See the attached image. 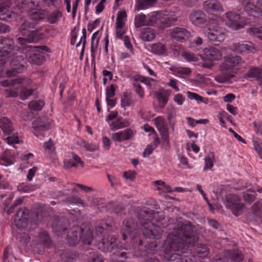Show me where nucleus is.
Wrapping results in <instances>:
<instances>
[{"label": "nucleus", "mask_w": 262, "mask_h": 262, "mask_svg": "<svg viewBox=\"0 0 262 262\" xmlns=\"http://www.w3.org/2000/svg\"><path fill=\"white\" fill-rule=\"evenodd\" d=\"M203 6L204 10L210 14L222 12L224 10L221 4L216 0H207L204 2Z\"/></svg>", "instance_id": "nucleus-14"}, {"label": "nucleus", "mask_w": 262, "mask_h": 262, "mask_svg": "<svg viewBox=\"0 0 262 262\" xmlns=\"http://www.w3.org/2000/svg\"><path fill=\"white\" fill-rule=\"evenodd\" d=\"M156 213L158 214L156 211L144 208L137 212V217L140 224L145 228L150 225V222L154 220V216H155Z\"/></svg>", "instance_id": "nucleus-8"}, {"label": "nucleus", "mask_w": 262, "mask_h": 262, "mask_svg": "<svg viewBox=\"0 0 262 262\" xmlns=\"http://www.w3.org/2000/svg\"><path fill=\"white\" fill-rule=\"evenodd\" d=\"M146 15L142 14L137 15L135 17V25L137 28H139L147 25Z\"/></svg>", "instance_id": "nucleus-47"}, {"label": "nucleus", "mask_w": 262, "mask_h": 262, "mask_svg": "<svg viewBox=\"0 0 262 262\" xmlns=\"http://www.w3.org/2000/svg\"><path fill=\"white\" fill-rule=\"evenodd\" d=\"M115 90L113 84L107 87L106 89V98L113 97L115 95Z\"/></svg>", "instance_id": "nucleus-61"}, {"label": "nucleus", "mask_w": 262, "mask_h": 262, "mask_svg": "<svg viewBox=\"0 0 262 262\" xmlns=\"http://www.w3.org/2000/svg\"><path fill=\"white\" fill-rule=\"evenodd\" d=\"M261 208L262 204L259 202H257L252 207V213L255 215H259L261 214Z\"/></svg>", "instance_id": "nucleus-56"}, {"label": "nucleus", "mask_w": 262, "mask_h": 262, "mask_svg": "<svg viewBox=\"0 0 262 262\" xmlns=\"http://www.w3.org/2000/svg\"><path fill=\"white\" fill-rule=\"evenodd\" d=\"M198 239V237L190 224L179 223L168 234L166 242L169 249L173 251L188 253L189 247L193 246L200 256H206L209 252L208 248L205 244H196Z\"/></svg>", "instance_id": "nucleus-1"}, {"label": "nucleus", "mask_w": 262, "mask_h": 262, "mask_svg": "<svg viewBox=\"0 0 262 262\" xmlns=\"http://www.w3.org/2000/svg\"><path fill=\"white\" fill-rule=\"evenodd\" d=\"M168 262H183L182 256L179 253L171 254L168 258Z\"/></svg>", "instance_id": "nucleus-57"}, {"label": "nucleus", "mask_w": 262, "mask_h": 262, "mask_svg": "<svg viewBox=\"0 0 262 262\" xmlns=\"http://www.w3.org/2000/svg\"><path fill=\"white\" fill-rule=\"evenodd\" d=\"M244 77L259 79L262 77V69L258 68H252L248 71Z\"/></svg>", "instance_id": "nucleus-34"}, {"label": "nucleus", "mask_w": 262, "mask_h": 262, "mask_svg": "<svg viewBox=\"0 0 262 262\" xmlns=\"http://www.w3.org/2000/svg\"><path fill=\"white\" fill-rule=\"evenodd\" d=\"M129 255L122 250H116L111 256V262H129Z\"/></svg>", "instance_id": "nucleus-22"}, {"label": "nucleus", "mask_w": 262, "mask_h": 262, "mask_svg": "<svg viewBox=\"0 0 262 262\" xmlns=\"http://www.w3.org/2000/svg\"><path fill=\"white\" fill-rule=\"evenodd\" d=\"M225 204L226 207L230 209L232 213L236 216L243 213L245 208L244 204L241 202L240 198L234 194L227 195Z\"/></svg>", "instance_id": "nucleus-4"}, {"label": "nucleus", "mask_w": 262, "mask_h": 262, "mask_svg": "<svg viewBox=\"0 0 262 262\" xmlns=\"http://www.w3.org/2000/svg\"><path fill=\"white\" fill-rule=\"evenodd\" d=\"M50 122L47 116L36 119L32 122L33 128L38 131H45L50 128Z\"/></svg>", "instance_id": "nucleus-19"}, {"label": "nucleus", "mask_w": 262, "mask_h": 262, "mask_svg": "<svg viewBox=\"0 0 262 262\" xmlns=\"http://www.w3.org/2000/svg\"><path fill=\"white\" fill-rule=\"evenodd\" d=\"M122 239L126 240L128 236H129L133 240V247L135 249L140 251L141 250V247L142 246L143 241L139 238H136V235L132 233H127L125 231L122 230Z\"/></svg>", "instance_id": "nucleus-24"}, {"label": "nucleus", "mask_w": 262, "mask_h": 262, "mask_svg": "<svg viewBox=\"0 0 262 262\" xmlns=\"http://www.w3.org/2000/svg\"><path fill=\"white\" fill-rule=\"evenodd\" d=\"M13 158L9 150H6L3 151L0 157V160L3 161V163L0 162V165H3L5 166H8L12 165L13 163Z\"/></svg>", "instance_id": "nucleus-29"}, {"label": "nucleus", "mask_w": 262, "mask_h": 262, "mask_svg": "<svg viewBox=\"0 0 262 262\" xmlns=\"http://www.w3.org/2000/svg\"><path fill=\"white\" fill-rule=\"evenodd\" d=\"M177 20V17L173 16H168L162 13L161 23L165 27H170Z\"/></svg>", "instance_id": "nucleus-39"}, {"label": "nucleus", "mask_w": 262, "mask_h": 262, "mask_svg": "<svg viewBox=\"0 0 262 262\" xmlns=\"http://www.w3.org/2000/svg\"><path fill=\"white\" fill-rule=\"evenodd\" d=\"M62 13L59 10H55L49 14L48 16V21L50 24H55L58 21L59 18L61 17Z\"/></svg>", "instance_id": "nucleus-43"}, {"label": "nucleus", "mask_w": 262, "mask_h": 262, "mask_svg": "<svg viewBox=\"0 0 262 262\" xmlns=\"http://www.w3.org/2000/svg\"><path fill=\"white\" fill-rule=\"evenodd\" d=\"M110 207L114 213L119 216H121L122 214H123L125 210L124 205L122 203L117 202L111 203Z\"/></svg>", "instance_id": "nucleus-38"}, {"label": "nucleus", "mask_w": 262, "mask_h": 262, "mask_svg": "<svg viewBox=\"0 0 262 262\" xmlns=\"http://www.w3.org/2000/svg\"><path fill=\"white\" fill-rule=\"evenodd\" d=\"M211 43L218 46L224 39L226 29L219 26L216 21L209 23L205 31Z\"/></svg>", "instance_id": "nucleus-3"}, {"label": "nucleus", "mask_w": 262, "mask_h": 262, "mask_svg": "<svg viewBox=\"0 0 262 262\" xmlns=\"http://www.w3.org/2000/svg\"><path fill=\"white\" fill-rule=\"evenodd\" d=\"M61 258L67 262H73L79 257L77 252L64 251L61 255Z\"/></svg>", "instance_id": "nucleus-35"}, {"label": "nucleus", "mask_w": 262, "mask_h": 262, "mask_svg": "<svg viewBox=\"0 0 262 262\" xmlns=\"http://www.w3.org/2000/svg\"><path fill=\"white\" fill-rule=\"evenodd\" d=\"M205 56L209 60H219L222 58V53L218 49L211 47L205 50Z\"/></svg>", "instance_id": "nucleus-21"}, {"label": "nucleus", "mask_w": 262, "mask_h": 262, "mask_svg": "<svg viewBox=\"0 0 262 262\" xmlns=\"http://www.w3.org/2000/svg\"><path fill=\"white\" fill-rule=\"evenodd\" d=\"M37 241L39 244L42 245L46 247H49L51 245V241L47 232H40L38 236Z\"/></svg>", "instance_id": "nucleus-33"}, {"label": "nucleus", "mask_w": 262, "mask_h": 262, "mask_svg": "<svg viewBox=\"0 0 262 262\" xmlns=\"http://www.w3.org/2000/svg\"><path fill=\"white\" fill-rule=\"evenodd\" d=\"M88 262H103V259L102 255L96 251H92L89 253L87 255Z\"/></svg>", "instance_id": "nucleus-42"}, {"label": "nucleus", "mask_w": 262, "mask_h": 262, "mask_svg": "<svg viewBox=\"0 0 262 262\" xmlns=\"http://www.w3.org/2000/svg\"><path fill=\"white\" fill-rule=\"evenodd\" d=\"M43 221V216L40 211H37L31 214L30 222L32 224L36 225Z\"/></svg>", "instance_id": "nucleus-45"}, {"label": "nucleus", "mask_w": 262, "mask_h": 262, "mask_svg": "<svg viewBox=\"0 0 262 262\" xmlns=\"http://www.w3.org/2000/svg\"><path fill=\"white\" fill-rule=\"evenodd\" d=\"M224 62L219 67L221 74L215 77V80L221 83L229 82L230 79L235 76L233 69L234 67L238 66L243 61L241 56L231 54L224 57Z\"/></svg>", "instance_id": "nucleus-2"}, {"label": "nucleus", "mask_w": 262, "mask_h": 262, "mask_svg": "<svg viewBox=\"0 0 262 262\" xmlns=\"http://www.w3.org/2000/svg\"><path fill=\"white\" fill-rule=\"evenodd\" d=\"M36 25V23L30 20H25L19 28V31L22 35L26 36L29 33V30L35 28Z\"/></svg>", "instance_id": "nucleus-27"}, {"label": "nucleus", "mask_w": 262, "mask_h": 262, "mask_svg": "<svg viewBox=\"0 0 262 262\" xmlns=\"http://www.w3.org/2000/svg\"><path fill=\"white\" fill-rule=\"evenodd\" d=\"M17 42L20 44L21 46L25 47V48H30L31 49H39L43 51H48L49 50V48L46 46H27V44L28 43H30L29 39H28V37H19L17 38Z\"/></svg>", "instance_id": "nucleus-32"}, {"label": "nucleus", "mask_w": 262, "mask_h": 262, "mask_svg": "<svg viewBox=\"0 0 262 262\" xmlns=\"http://www.w3.org/2000/svg\"><path fill=\"white\" fill-rule=\"evenodd\" d=\"M84 235H85V237L82 238V245L81 246V249L83 250H88L93 239V233L90 229H86V232H84Z\"/></svg>", "instance_id": "nucleus-26"}, {"label": "nucleus", "mask_w": 262, "mask_h": 262, "mask_svg": "<svg viewBox=\"0 0 262 262\" xmlns=\"http://www.w3.org/2000/svg\"><path fill=\"white\" fill-rule=\"evenodd\" d=\"M117 238L114 236H108L106 238H103L98 244V248L101 251L107 252H111L114 249H118L117 243Z\"/></svg>", "instance_id": "nucleus-10"}, {"label": "nucleus", "mask_w": 262, "mask_h": 262, "mask_svg": "<svg viewBox=\"0 0 262 262\" xmlns=\"http://www.w3.org/2000/svg\"><path fill=\"white\" fill-rule=\"evenodd\" d=\"M11 67L18 68L20 70H23L27 67V62L22 55L15 57L11 61Z\"/></svg>", "instance_id": "nucleus-28"}, {"label": "nucleus", "mask_w": 262, "mask_h": 262, "mask_svg": "<svg viewBox=\"0 0 262 262\" xmlns=\"http://www.w3.org/2000/svg\"><path fill=\"white\" fill-rule=\"evenodd\" d=\"M184 58L188 61H196L198 58L193 53L185 52L182 54Z\"/></svg>", "instance_id": "nucleus-59"}, {"label": "nucleus", "mask_w": 262, "mask_h": 262, "mask_svg": "<svg viewBox=\"0 0 262 262\" xmlns=\"http://www.w3.org/2000/svg\"><path fill=\"white\" fill-rule=\"evenodd\" d=\"M26 36H27L30 42L33 43L38 42L39 40L44 39L45 35L43 33L39 32L38 29H36L30 31L26 35Z\"/></svg>", "instance_id": "nucleus-25"}, {"label": "nucleus", "mask_w": 262, "mask_h": 262, "mask_svg": "<svg viewBox=\"0 0 262 262\" xmlns=\"http://www.w3.org/2000/svg\"><path fill=\"white\" fill-rule=\"evenodd\" d=\"M45 57L41 53H34L31 54L28 58V61L32 64L41 65L45 61Z\"/></svg>", "instance_id": "nucleus-30"}, {"label": "nucleus", "mask_w": 262, "mask_h": 262, "mask_svg": "<svg viewBox=\"0 0 262 262\" xmlns=\"http://www.w3.org/2000/svg\"><path fill=\"white\" fill-rule=\"evenodd\" d=\"M151 51L155 54L162 55L166 53V49L164 45L158 42L151 45Z\"/></svg>", "instance_id": "nucleus-37"}, {"label": "nucleus", "mask_w": 262, "mask_h": 262, "mask_svg": "<svg viewBox=\"0 0 262 262\" xmlns=\"http://www.w3.org/2000/svg\"><path fill=\"white\" fill-rule=\"evenodd\" d=\"M0 127L4 134L9 136L5 138L8 144L11 145L19 143L17 137L14 136L15 133L13 132L11 122L8 118L4 117L0 119Z\"/></svg>", "instance_id": "nucleus-5"}, {"label": "nucleus", "mask_w": 262, "mask_h": 262, "mask_svg": "<svg viewBox=\"0 0 262 262\" xmlns=\"http://www.w3.org/2000/svg\"><path fill=\"white\" fill-rule=\"evenodd\" d=\"M43 105L44 103L42 101H32L29 102L28 107L30 110H34L35 111H39L42 109Z\"/></svg>", "instance_id": "nucleus-48"}, {"label": "nucleus", "mask_w": 262, "mask_h": 262, "mask_svg": "<svg viewBox=\"0 0 262 262\" xmlns=\"http://www.w3.org/2000/svg\"><path fill=\"white\" fill-rule=\"evenodd\" d=\"M83 147L88 151H94L98 149L99 146L95 144L84 142Z\"/></svg>", "instance_id": "nucleus-62"}, {"label": "nucleus", "mask_w": 262, "mask_h": 262, "mask_svg": "<svg viewBox=\"0 0 262 262\" xmlns=\"http://www.w3.org/2000/svg\"><path fill=\"white\" fill-rule=\"evenodd\" d=\"M162 17V12L155 11L152 12L149 15L147 25L152 26L156 23L159 20L161 21Z\"/></svg>", "instance_id": "nucleus-36"}, {"label": "nucleus", "mask_w": 262, "mask_h": 262, "mask_svg": "<svg viewBox=\"0 0 262 262\" xmlns=\"http://www.w3.org/2000/svg\"><path fill=\"white\" fill-rule=\"evenodd\" d=\"M33 90L23 89L21 90L20 97L22 100L27 99L29 96H31L32 94Z\"/></svg>", "instance_id": "nucleus-58"}, {"label": "nucleus", "mask_w": 262, "mask_h": 262, "mask_svg": "<svg viewBox=\"0 0 262 262\" xmlns=\"http://www.w3.org/2000/svg\"><path fill=\"white\" fill-rule=\"evenodd\" d=\"M170 93L168 91H163L161 92L158 93L157 97L158 101L163 103L162 107H164L168 101V97Z\"/></svg>", "instance_id": "nucleus-46"}, {"label": "nucleus", "mask_w": 262, "mask_h": 262, "mask_svg": "<svg viewBox=\"0 0 262 262\" xmlns=\"http://www.w3.org/2000/svg\"><path fill=\"white\" fill-rule=\"evenodd\" d=\"M112 226V224L108 223L106 222H102L96 227V233L98 236H101L105 230H108L109 228Z\"/></svg>", "instance_id": "nucleus-41"}, {"label": "nucleus", "mask_w": 262, "mask_h": 262, "mask_svg": "<svg viewBox=\"0 0 262 262\" xmlns=\"http://www.w3.org/2000/svg\"><path fill=\"white\" fill-rule=\"evenodd\" d=\"M127 17V13L125 10L121 11L118 12L117 19H116V29H121L125 23L123 21V19Z\"/></svg>", "instance_id": "nucleus-44"}, {"label": "nucleus", "mask_w": 262, "mask_h": 262, "mask_svg": "<svg viewBox=\"0 0 262 262\" xmlns=\"http://www.w3.org/2000/svg\"><path fill=\"white\" fill-rule=\"evenodd\" d=\"M137 226V224L133 219L128 218L124 221L122 230V231H125L127 233H132L136 235Z\"/></svg>", "instance_id": "nucleus-23"}, {"label": "nucleus", "mask_w": 262, "mask_h": 262, "mask_svg": "<svg viewBox=\"0 0 262 262\" xmlns=\"http://www.w3.org/2000/svg\"><path fill=\"white\" fill-rule=\"evenodd\" d=\"M170 35L171 38L177 41H183L186 37H189L191 33L184 28L176 27L170 30Z\"/></svg>", "instance_id": "nucleus-16"}, {"label": "nucleus", "mask_w": 262, "mask_h": 262, "mask_svg": "<svg viewBox=\"0 0 262 262\" xmlns=\"http://www.w3.org/2000/svg\"><path fill=\"white\" fill-rule=\"evenodd\" d=\"M19 49V47L15 45L13 39L0 37V53H5L7 55L13 56Z\"/></svg>", "instance_id": "nucleus-6"}, {"label": "nucleus", "mask_w": 262, "mask_h": 262, "mask_svg": "<svg viewBox=\"0 0 262 262\" xmlns=\"http://www.w3.org/2000/svg\"><path fill=\"white\" fill-rule=\"evenodd\" d=\"M189 18L195 25L203 24L206 20V14L201 10L192 11L189 15Z\"/></svg>", "instance_id": "nucleus-20"}, {"label": "nucleus", "mask_w": 262, "mask_h": 262, "mask_svg": "<svg viewBox=\"0 0 262 262\" xmlns=\"http://www.w3.org/2000/svg\"><path fill=\"white\" fill-rule=\"evenodd\" d=\"M244 5V10L249 16H252L254 17H262V11L259 10L256 4H253L250 1H242Z\"/></svg>", "instance_id": "nucleus-15"}, {"label": "nucleus", "mask_w": 262, "mask_h": 262, "mask_svg": "<svg viewBox=\"0 0 262 262\" xmlns=\"http://www.w3.org/2000/svg\"><path fill=\"white\" fill-rule=\"evenodd\" d=\"M245 25V24L242 21H235L231 23L230 26L233 30H238L243 28Z\"/></svg>", "instance_id": "nucleus-63"}, {"label": "nucleus", "mask_w": 262, "mask_h": 262, "mask_svg": "<svg viewBox=\"0 0 262 262\" xmlns=\"http://www.w3.org/2000/svg\"><path fill=\"white\" fill-rule=\"evenodd\" d=\"M129 125V122L127 120H124L122 121H121L119 119L117 120L116 121L113 122L110 125L111 129L113 131L118 129L120 128H122L127 126H128Z\"/></svg>", "instance_id": "nucleus-40"}, {"label": "nucleus", "mask_w": 262, "mask_h": 262, "mask_svg": "<svg viewBox=\"0 0 262 262\" xmlns=\"http://www.w3.org/2000/svg\"><path fill=\"white\" fill-rule=\"evenodd\" d=\"M227 18L232 22L238 21L241 18L240 15L236 12H229L225 14Z\"/></svg>", "instance_id": "nucleus-53"}, {"label": "nucleus", "mask_w": 262, "mask_h": 262, "mask_svg": "<svg viewBox=\"0 0 262 262\" xmlns=\"http://www.w3.org/2000/svg\"><path fill=\"white\" fill-rule=\"evenodd\" d=\"M87 229H82L79 226H74L68 232L67 240L70 245L75 246L82 240L83 237H85L84 232Z\"/></svg>", "instance_id": "nucleus-7"}, {"label": "nucleus", "mask_w": 262, "mask_h": 262, "mask_svg": "<svg viewBox=\"0 0 262 262\" xmlns=\"http://www.w3.org/2000/svg\"><path fill=\"white\" fill-rule=\"evenodd\" d=\"M229 254L232 260L240 262L244 259L242 254L235 251H231L229 252Z\"/></svg>", "instance_id": "nucleus-52"}, {"label": "nucleus", "mask_w": 262, "mask_h": 262, "mask_svg": "<svg viewBox=\"0 0 262 262\" xmlns=\"http://www.w3.org/2000/svg\"><path fill=\"white\" fill-rule=\"evenodd\" d=\"M30 221L29 210L26 208H21L17 211L14 217V224L18 228L26 227Z\"/></svg>", "instance_id": "nucleus-9"}, {"label": "nucleus", "mask_w": 262, "mask_h": 262, "mask_svg": "<svg viewBox=\"0 0 262 262\" xmlns=\"http://www.w3.org/2000/svg\"><path fill=\"white\" fill-rule=\"evenodd\" d=\"M69 223L63 217H55L52 224L53 232L57 236L62 234L67 229Z\"/></svg>", "instance_id": "nucleus-11"}, {"label": "nucleus", "mask_w": 262, "mask_h": 262, "mask_svg": "<svg viewBox=\"0 0 262 262\" xmlns=\"http://www.w3.org/2000/svg\"><path fill=\"white\" fill-rule=\"evenodd\" d=\"M134 135V132L131 128H127L123 131L112 134V139L115 141L121 142L130 140Z\"/></svg>", "instance_id": "nucleus-18"}, {"label": "nucleus", "mask_w": 262, "mask_h": 262, "mask_svg": "<svg viewBox=\"0 0 262 262\" xmlns=\"http://www.w3.org/2000/svg\"><path fill=\"white\" fill-rule=\"evenodd\" d=\"M137 173L134 170H128L124 171L123 173V177L126 180H129L131 181H134L136 179Z\"/></svg>", "instance_id": "nucleus-54"}, {"label": "nucleus", "mask_w": 262, "mask_h": 262, "mask_svg": "<svg viewBox=\"0 0 262 262\" xmlns=\"http://www.w3.org/2000/svg\"><path fill=\"white\" fill-rule=\"evenodd\" d=\"M163 230L160 227L155 226L154 223H151L148 226L145 227L143 233L149 238H159Z\"/></svg>", "instance_id": "nucleus-17"}, {"label": "nucleus", "mask_w": 262, "mask_h": 262, "mask_svg": "<svg viewBox=\"0 0 262 262\" xmlns=\"http://www.w3.org/2000/svg\"><path fill=\"white\" fill-rule=\"evenodd\" d=\"M139 6L141 9H145L149 6H152L157 3V0H139Z\"/></svg>", "instance_id": "nucleus-55"}, {"label": "nucleus", "mask_w": 262, "mask_h": 262, "mask_svg": "<svg viewBox=\"0 0 262 262\" xmlns=\"http://www.w3.org/2000/svg\"><path fill=\"white\" fill-rule=\"evenodd\" d=\"M156 126L159 130L162 142L168 147H169L170 142L169 139L168 128L165 124L164 120L161 118H157L156 119Z\"/></svg>", "instance_id": "nucleus-12"}, {"label": "nucleus", "mask_w": 262, "mask_h": 262, "mask_svg": "<svg viewBox=\"0 0 262 262\" xmlns=\"http://www.w3.org/2000/svg\"><path fill=\"white\" fill-rule=\"evenodd\" d=\"M255 49L253 44L249 41H241L234 43L232 46V50L237 54H243L252 52Z\"/></svg>", "instance_id": "nucleus-13"}, {"label": "nucleus", "mask_w": 262, "mask_h": 262, "mask_svg": "<svg viewBox=\"0 0 262 262\" xmlns=\"http://www.w3.org/2000/svg\"><path fill=\"white\" fill-rule=\"evenodd\" d=\"M133 85L136 93L138 94L141 98L143 97L144 95V90L141 85L137 83H134Z\"/></svg>", "instance_id": "nucleus-60"}, {"label": "nucleus", "mask_w": 262, "mask_h": 262, "mask_svg": "<svg viewBox=\"0 0 262 262\" xmlns=\"http://www.w3.org/2000/svg\"><path fill=\"white\" fill-rule=\"evenodd\" d=\"M23 70H20L18 68L12 67L11 70L7 71L8 77H11L14 76L17 73H20Z\"/></svg>", "instance_id": "nucleus-64"}, {"label": "nucleus", "mask_w": 262, "mask_h": 262, "mask_svg": "<svg viewBox=\"0 0 262 262\" xmlns=\"http://www.w3.org/2000/svg\"><path fill=\"white\" fill-rule=\"evenodd\" d=\"M155 37V34L151 32V30L150 29L145 30L143 32H142L141 35V38L144 41H149L154 39Z\"/></svg>", "instance_id": "nucleus-49"}, {"label": "nucleus", "mask_w": 262, "mask_h": 262, "mask_svg": "<svg viewBox=\"0 0 262 262\" xmlns=\"http://www.w3.org/2000/svg\"><path fill=\"white\" fill-rule=\"evenodd\" d=\"M187 96L188 98L190 100L195 99L199 102H203L205 104L207 103L208 101L207 99L204 100L203 97L196 93L188 91L187 92Z\"/></svg>", "instance_id": "nucleus-51"}, {"label": "nucleus", "mask_w": 262, "mask_h": 262, "mask_svg": "<svg viewBox=\"0 0 262 262\" xmlns=\"http://www.w3.org/2000/svg\"><path fill=\"white\" fill-rule=\"evenodd\" d=\"M15 16V14L12 11H9L7 8L0 6V19L9 21Z\"/></svg>", "instance_id": "nucleus-31"}, {"label": "nucleus", "mask_w": 262, "mask_h": 262, "mask_svg": "<svg viewBox=\"0 0 262 262\" xmlns=\"http://www.w3.org/2000/svg\"><path fill=\"white\" fill-rule=\"evenodd\" d=\"M121 106L125 109L126 106H129L132 103L131 96L127 93H124L121 99Z\"/></svg>", "instance_id": "nucleus-50"}]
</instances>
